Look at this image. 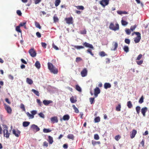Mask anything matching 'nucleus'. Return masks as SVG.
<instances>
[{
  "instance_id": "20",
  "label": "nucleus",
  "mask_w": 149,
  "mask_h": 149,
  "mask_svg": "<svg viewBox=\"0 0 149 149\" xmlns=\"http://www.w3.org/2000/svg\"><path fill=\"white\" fill-rule=\"evenodd\" d=\"M26 82L29 84H31L33 83V81L31 79L28 78H27L26 79Z\"/></svg>"
},
{
  "instance_id": "4",
  "label": "nucleus",
  "mask_w": 149,
  "mask_h": 149,
  "mask_svg": "<svg viewBox=\"0 0 149 149\" xmlns=\"http://www.w3.org/2000/svg\"><path fill=\"white\" fill-rule=\"evenodd\" d=\"M134 33L137 35V36L134 38V41L135 43H138L140 41L141 38V34L139 32H135L132 33V35H133Z\"/></svg>"
},
{
  "instance_id": "49",
  "label": "nucleus",
  "mask_w": 149,
  "mask_h": 149,
  "mask_svg": "<svg viewBox=\"0 0 149 149\" xmlns=\"http://www.w3.org/2000/svg\"><path fill=\"white\" fill-rule=\"evenodd\" d=\"M38 115L40 117L43 118H44L45 115L42 112H41L38 113Z\"/></svg>"
},
{
  "instance_id": "50",
  "label": "nucleus",
  "mask_w": 149,
  "mask_h": 149,
  "mask_svg": "<svg viewBox=\"0 0 149 149\" xmlns=\"http://www.w3.org/2000/svg\"><path fill=\"white\" fill-rule=\"evenodd\" d=\"M136 62L138 65H140L143 63V60H141L139 61H136Z\"/></svg>"
},
{
  "instance_id": "21",
  "label": "nucleus",
  "mask_w": 149,
  "mask_h": 149,
  "mask_svg": "<svg viewBox=\"0 0 149 149\" xmlns=\"http://www.w3.org/2000/svg\"><path fill=\"white\" fill-rule=\"evenodd\" d=\"M35 66L38 69H39L40 67V64L39 61H37L35 63Z\"/></svg>"
},
{
  "instance_id": "62",
  "label": "nucleus",
  "mask_w": 149,
  "mask_h": 149,
  "mask_svg": "<svg viewBox=\"0 0 149 149\" xmlns=\"http://www.w3.org/2000/svg\"><path fill=\"white\" fill-rule=\"evenodd\" d=\"M36 35L39 38H40L41 37V34L38 32L36 33Z\"/></svg>"
},
{
  "instance_id": "26",
  "label": "nucleus",
  "mask_w": 149,
  "mask_h": 149,
  "mask_svg": "<svg viewBox=\"0 0 149 149\" xmlns=\"http://www.w3.org/2000/svg\"><path fill=\"white\" fill-rule=\"evenodd\" d=\"M72 107H73L75 112L76 113H78L79 112V111L78 109L74 105H72Z\"/></svg>"
},
{
  "instance_id": "34",
  "label": "nucleus",
  "mask_w": 149,
  "mask_h": 149,
  "mask_svg": "<svg viewBox=\"0 0 149 149\" xmlns=\"http://www.w3.org/2000/svg\"><path fill=\"white\" fill-rule=\"evenodd\" d=\"M123 49L124 51L126 53L128 52L129 51V48L127 46H125Z\"/></svg>"
},
{
  "instance_id": "30",
  "label": "nucleus",
  "mask_w": 149,
  "mask_h": 149,
  "mask_svg": "<svg viewBox=\"0 0 149 149\" xmlns=\"http://www.w3.org/2000/svg\"><path fill=\"white\" fill-rule=\"evenodd\" d=\"M61 2L60 0H56L55 2V5L56 7L58 6Z\"/></svg>"
},
{
  "instance_id": "56",
  "label": "nucleus",
  "mask_w": 149,
  "mask_h": 149,
  "mask_svg": "<svg viewBox=\"0 0 149 149\" xmlns=\"http://www.w3.org/2000/svg\"><path fill=\"white\" fill-rule=\"evenodd\" d=\"M125 42L127 44H129L130 43V40L129 39L126 38L125 40Z\"/></svg>"
},
{
  "instance_id": "41",
  "label": "nucleus",
  "mask_w": 149,
  "mask_h": 149,
  "mask_svg": "<svg viewBox=\"0 0 149 149\" xmlns=\"http://www.w3.org/2000/svg\"><path fill=\"white\" fill-rule=\"evenodd\" d=\"M121 24L123 26H126L128 24V22L122 19L121 21Z\"/></svg>"
},
{
  "instance_id": "8",
  "label": "nucleus",
  "mask_w": 149,
  "mask_h": 149,
  "mask_svg": "<svg viewBox=\"0 0 149 149\" xmlns=\"http://www.w3.org/2000/svg\"><path fill=\"white\" fill-rule=\"evenodd\" d=\"M65 20L66 23L68 24H72L73 22V18L72 17L65 18Z\"/></svg>"
},
{
  "instance_id": "43",
  "label": "nucleus",
  "mask_w": 149,
  "mask_h": 149,
  "mask_svg": "<svg viewBox=\"0 0 149 149\" xmlns=\"http://www.w3.org/2000/svg\"><path fill=\"white\" fill-rule=\"evenodd\" d=\"M94 139L95 140H98L99 139L100 137L97 134H95L94 135Z\"/></svg>"
},
{
  "instance_id": "46",
  "label": "nucleus",
  "mask_w": 149,
  "mask_h": 149,
  "mask_svg": "<svg viewBox=\"0 0 149 149\" xmlns=\"http://www.w3.org/2000/svg\"><path fill=\"white\" fill-rule=\"evenodd\" d=\"M20 108L22 109L24 111H25L26 109L24 105L23 104H21L20 105Z\"/></svg>"
},
{
  "instance_id": "24",
  "label": "nucleus",
  "mask_w": 149,
  "mask_h": 149,
  "mask_svg": "<svg viewBox=\"0 0 149 149\" xmlns=\"http://www.w3.org/2000/svg\"><path fill=\"white\" fill-rule=\"evenodd\" d=\"M127 105L129 108H131L132 107V104L131 102L130 101H128L127 103Z\"/></svg>"
},
{
  "instance_id": "39",
  "label": "nucleus",
  "mask_w": 149,
  "mask_h": 149,
  "mask_svg": "<svg viewBox=\"0 0 149 149\" xmlns=\"http://www.w3.org/2000/svg\"><path fill=\"white\" fill-rule=\"evenodd\" d=\"M121 108V105L120 104H118V106L116 107V110L119 111H120V109Z\"/></svg>"
},
{
  "instance_id": "1",
  "label": "nucleus",
  "mask_w": 149,
  "mask_h": 149,
  "mask_svg": "<svg viewBox=\"0 0 149 149\" xmlns=\"http://www.w3.org/2000/svg\"><path fill=\"white\" fill-rule=\"evenodd\" d=\"M82 44L84 46H82L74 45V47L75 48L77 49H84V46L86 47H88L93 49H94V47L91 44L86 42H84Z\"/></svg>"
},
{
  "instance_id": "5",
  "label": "nucleus",
  "mask_w": 149,
  "mask_h": 149,
  "mask_svg": "<svg viewBox=\"0 0 149 149\" xmlns=\"http://www.w3.org/2000/svg\"><path fill=\"white\" fill-rule=\"evenodd\" d=\"M29 53L32 57H35L36 56V53L34 48H32L29 50Z\"/></svg>"
},
{
  "instance_id": "61",
  "label": "nucleus",
  "mask_w": 149,
  "mask_h": 149,
  "mask_svg": "<svg viewBox=\"0 0 149 149\" xmlns=\"http://www.w3.org/2000/svg\"><path fill=\"white\" fill-rule=\"evenodd\" d=\"M31 113L34 116V115L36 114L37 113V111L36 110H33L31 111Z\"/></svg>"
},
{
  "instance_id": "3",
  "label": "nucleus",
  "mask_w": 149,
  "mask_h": 149,
  "mask_svg": "<svg viewBox=\"0 0 149 149\" xmlns=\"http://www.w3.org/2000/svg\"><path fill=\"white\" fill-rule=\"evenodd\" d=\"M109 28L110 29L116 31L119 29V24H116L115 26L113 23H111L109 26Z\"/></svg>"
},
{
  "instance_id": "19",
  "label": "nucleus",
  "mask_w": 149,
  "mask_h": 149,
  "mask_svg": "<svg viewBox=\"0 0 149 149\" xmlns=\"http://www.w3.org/2000/svg\"><path fill=\"white\" fill-rule=\"evenodd\" d=\"M111 86V85L109 83H105L104 85V88L105 89H107L108 88H110Z\"/></svg>"
},
{
  "instance_id": "29",
  "label": "nucleus",
  "mask_w": 149,
  "mask_h": 149,
  "mask_svg": "<svg viewBox=\"0 0 149 149\" xmlns=\"http://www.w3.org/2000/svg\"><path fill=\"white\" fill-rule=\"evenodd\" d=\"M70 100L71 102L72 103H74L77 101V100L74 99L73 96H72L70 98Z\"/></svg>"
},
{
  "instance_id": "18",
  "label": "nucleus",
  "mask_w": 149,
  "mask_h": 149,
  "mask_svg": "<svg viewBox=\"0 0 149 149\" xmlns=\"http://www.w3.org/2000/svg\"><path fill=\"white\" fill-rule=\"evenodd\" d=\"M70 117L68 114L64 115L62 119L64 120H68L70 119Z\"/></svg>"
},
{
  "instance_id": "48",
  "label": "nucleus",
  "mask_w": 149,
  "mask_h": 149,
  "mask_svg": "<svg viewBox=\"0 0 149 149\" xmlns=\"http://www.w3.org/2000/svg\"><path fill=\"white\" fill-rule=\"evenodd\" d=\"M42 146L44 147H47L48 146V143L46 141H45L43 143Z\"/></svg>"
},
{
  "instance_id": "54",
  "label": "nucleus",
  "mask_w": 149,
  "mask_h": 149,
  "mask_svg": "<svg viewBox=\"0 0 149 149\" xmlns=\"http://www.w3.org/2000/svg\"><path fill=\"white\" fill-rule=\"evenodd\" d=\"M125 31L126 33L128 35H130L131 33V31L129 29H126Z\"/></svg>"
},
{
  "instance_id": "60",
  "label": "nucleus",
  "mask_w": 149,
  "mask_h": 149,
  "mask_svg": "<svg viewBox=\"0 0 149 149\" xmlns=\"http://www.w3.org/2000/svg\"><path fill=\"white\" fill-rule=\"evenodd\" d=\"M26 24V22H21L19 25L20 26H25V24Z\"/></svg>"
},
{
  "instance_id": "28",
  "label": "nucleus",
  "mask_w": 149,
  "mask_h": 149,
  "mask_svg": "<svg viewBox=\"0 0 149 149\" xmlns=\"http://www.w3.org/2000/svg\"><path fill=\"white\" fill-rule=\"evenodd\" d=\"M114 45H113L114 48L113 49H112V50L115 51L117 49L118 46V43L116 42H113Z\"/></svg>"
},
{
  "instance_id": "31",
  "label": "nucleus",
  "mask_w": 149,
  "mask_h": 149,
  "mask_svg": "<svg viewBox=\"0 0 149 149\" xmlns=\"http://www.w3.org/2000/svg\"><path fill=\"white\" fill-rule=\"evenodd\" d=\"M52 130L49 129H45V128L43 130V132L44 133H47L50 132Z\"/></svg>"
},
{
  "instance_id": "45",
  "label": "nucleus",
  "mask_w": 149,
  "mask_h": 149,
  "mask_svg": "<svg viewBox=\"0 0 149 149\" xmlns=\"http://www.w3.org/2000/svg\"><path fill=\"white\" fill-rule=\"evenodd\" d=\"M120 138L121 136L119 135L116 136L115 137V139L117 141H118Z\"/></svg>"
},
{
  "instance_id": "23",
  "label": "nucleus",
  "mask_w": 149,
  "mask_h": 149,
  "mask_svg": "<svg viewBox=\"0 0 149 149\" xmlns=\"http://www.w3.org/2000/svg\"><path fill=\"white\" fill-rule=\"evenodd\" d=\"M30 124L29 122L25 121L23 123V125L24 127H27Z\"/></svg>"
},
{
  "instance_id": "53",
  "label": "nucleus",
  "mask_w": 149,
  "mask_h": 149,
  "mask_svg": "<svg viewBox=\"0 0 149 149\" xmlns=\"http://www.w3.org/2000/svg\"><path fill=\"white\" fill-rule=\"evenodd\" d=\"M136 25H134V26H131L130 27V30L133 31L136 28Z\"/></svg>"
},
{
  "instance_id": "9",
  "label": "nucleus",
  "mask_w": 149,
  "mask_h": 149,
  "mask_svg": "<svg viewBox=\"0 0 149 149\" xmlns=\"http://www.w3.org/2000/svg\"><path fill=\"white\" fill-rule=\"evenodd\" d=\"M88 70L87 69L85 68L83 69L81 72V74L82 77L86 76L87 74Z\"/></svg>"
},
{
  "instance_id": "64",
  "label": "nucleus",
  "mask_w": 149,
  "mask_h": 149,
  "mask_svg": "<svg viewBox=\"0 0 149 149\" xmlns=\"http://www.w3.org/2000/svg\"><path fill=\"white\" fill-rule=\"evenodd\" d=\"M82 60V59L79 57H77L76 59V61L77 62H79Z\"/></svg>"
},
{
  "instance_id": "52",
  "label": "nucleus",
  "mask_w": 149,
  "mask_h": 149,
  "mask_svg": "<svg viewBox=\"0 0 149 149\" xmlns=\"http://www.w3.org/2000/svg\"><path fill=\"white\" fill-rule=\"evenodd\" d=\"M86 31L85 29L82 31H80V33L82 34H86Z\"/></svg>"
},
{
  "instance_id": "58",
  "label": "nucleus",
  "mask_w": 149,
  "mask_h": 149,
  "mask_svg": "<svg viewBox=\"0 0 149 149\" xmlns=\"http://www.w3.org/2000/svg\"><path fill=\"white\" fill-rule=\"evenodd\" d=\"M17 14L19 16H21L22 15V13L21 12V11L19 10H17Z\"/></svg>"
},
{
  "instance_id": "13",
  "label": "nucleus",
  "mask_w": 149,
  "mask_h": 149,
  "mask_svg": "<svg viewBox=\"0 0 149 149\" xmlns=\"http://www.w3.org/2000/svg\"><path fill=\"white\" fill-rule=\"evenodd\" d=\"M13 133L16 137H19L20 134V132L18 130H15L13 129Z\"/></svg>"
},
{
  "instance_id": "27",
  "label": "nucleus",
  "mask_w": 149,
  "mask_h": 149,
  "mask_svg": "<svg viewBox=\"0 0 149 149\" xmlns=\"http://www.w3.org/2000/svg\"><path fill=\"white\" fill-rule=\"evenodd\" d=\"M35 26L37 28H38L40 29H41V27L38 22H35Z\"/></svg>"
},
{
  "instance_id": "22",
  "label": "nucleus",
  "mask_w": 149,
  "mask_h": 149,
  "mask_svg": "<svg viewBox=\"0 0 149 149\" xmlns=\"http://www.w3.org/2000/svg\"><path fill=\"white\" fill-rule=\"evenodd\" d=\"M32 92H33L36 95L38 96H39L40 95V94L39 92L35 89H32L31 90Z\"/></svg>"
},
{
  "instance_id": "59",
  "label": "nucleus",
  "mask_w": 149,
  "mask_h": 149,
  "mask_svg": "<svg viewBox=\"0 0 149 149\" xmlns=\"http://www.w3.org/2000/svg\"><path fill=\"white\" fill-rule=\"evenodd\" d=\"M42 46L44 48H45L46 47L47 44L45 42H42L41 43Z\"/></svg>"
},
{
  "instance_id": "10",
  "label": "nucleus",
  "mask_w": 149,
  "mask_h": 149,
  "mask_svg": "<svg viewBox=\"0 0 149 149\" xmlns=\"http://www.w3.org/2000/svg\"><path fill=\"white\" fill-rule=\"evenodd\" d=\"M109 3V0H102L100 1V4L103 7L107 5Z\"/></svg>"
},
{
  "instance_id": "6",
  "label": "nucleus",
  "mask_w": 149,
  "mask_h": 149,
  "mask_svg": "<svg viewBox=\"0 0 149 149\" xmlns=\"http://www.w3.org/2000/svg\"><path fill=\"white\" fill-rule=\"evenodd\" d=\"M4 108L5 110L7 111V113L9 114H11L12 113V109L11 107L9 106L6 105V104H4Z\"/></svg>"
},
{
  "instance_id": "47",
  "label": "nucleus",
  "mask_w": 149,
  "mask_h": 149,
  "mask_svg": "<svg viewBox=\"0 0 149 149\" xmlns=\"http://www.w3.org/2000/svg\"><path fill=\"white\" fill-rule=\"evenodd\" d=\"M36 101L37 103H38V104L41 107L42 106V102L40 101V100L37 99L36 100Z\"/></svg>"
},
{
  "instance_id": "2",
  "label": "nucleus",
  "mask_w": 149,
  "mask_h": 149,
  "mask_svg": "<svg viewBox=\"0 0 149 149\" xmlns=\"http://www.w3.org/2000/svg\"><path fill=\"white\" fill-rule=\"evenodd\" d=\"M48 69L52 73L54 74H57L58 72V69L56 68L52 63L48 62L47 63Z\"/></svg>"
},
{
  "instance_id": "35",
  "label": "nucleus",
  "mask_w": 149,
  "mask_h": 149,
  "mask_svg": "<svg viewBox=\"0 0 149 149\" xmlns=\"http://www.w3.org/2000/svg\"><path fill=\"white\" fill-rule=\"evenodd\" d=\"M76 89L79 92H81V87L78 85H76Z\"/></svg>"
},
{
  "instance_id": "25",
  "label": "nucleus",
  "mask_w": 149,
  "mask_h": 149,
  "mask_svg": "<svg viewBox=\"0 0 149 149\" xmlns=\"http://www.w3.org/2000/svg\"><path fill=\"white\" fill-rule=\"evenodd\" d=\"M67 138L69 139H71L73 140L74 139V136L73 134H68L67 136Z\"/></svg>"
},
{
  "instance_id": "36",
  "label": "nucleus",
  "mask_w": 149,
  "mask_h": 149,
  "mask_svg": "<svg viewBox=\"0 0 149 149\" xmlns=\"http://www.w3.org/2000/svg\"><path fill=\"white\" fill-rule=\"evenodd\" d=\"M26 114L27 116L29 117V118H30L32 119L34 117V116H33L32 114H30L29 112H27Z\"/></svg>"
},
{
  "instance_id": "42",
  "label": "nucleus",
  "mask_w": 149,
  "mask_h": 149,
  "mask_svg": "<svg viewBox=\"0 0 149 149\" xmlns=\"http://www.w3.org/2000/svg\"><path fill=\"white\" fill-rule=\"evenodd\" d=\"M95 123H98L100 121V118L99 117H97L95 118L94 119Z\"/></svg>"
},
{
  "instance_id": "16",
  "label": "nucleus",
  "mask_w": 149,
  "mask_h": 149,
  "mask_svg": "<svg viewBox=\"0 0 149 149\" xmlns=\"http://www.w3.org/2000/svg\"><path fill=\"white\" fill-rule=\"evenodd\" d=\"M52 101L51 100H44L43 101V103L46 106H47L49 104L52 103Z\"/></svg>"
},
{
  "instance_id": "12",
  "label": "nucleus",
  "mask_w": 149,
  "mask_h": 149,
  "mask_svg": "<svg viewBox=\"0 0 149 149\" xmlns=\"http://www.w3.org/2000/svg\"><path fill=\"white\" fill-rule=\"evenodd\" d=\"M94 95L95 97L98 96V95L100 93V91L98 87H96L94 90Z\"/></svg>"
},
{
  "instance_id": "17",
  "label": "nucleus",
  "mask_w": 149,
  "mask_h": 149,
  "mask_svg": "<svg viewBox=\"0 0 149 149\" xmlns=\"http://www.w3.org/2000/svg\"><path fill=\"white\" fill-rule=\"evenodd\" d=\"M48 139L47 141L49 144H52L54 142L53 137L50 136H48Z\"/></svg>"
},
{
  "instance_id": "57",
  "label": "nucleus",
  "mask_w": 149,
  "mask_h": 149,
  "mask_svg": "<svg viewBox=\"0 0 149 149\" xmlns=\"http://www.w3.org/2000/svg\"><path fill=\"white\" fill-rule=\"evenodd\" d=\"M142 55L141 54H139L137 57L136 60H140L142 58Z\"/></svg>"
},
{
  "instance_id": "51",
  "label": "nucleus",
  "mask_w": 149,
  "mask_h": 149,
  "mask_svg": "<svg viewBox=\"0 0 149 149\" xmlns=\"http://www.w3.org/2000/svg\"><path fill=\"white\" fill-rule=\"evenodd\" d=\"M87 52L90 53L91 55L93 56H94V54L92 52L91 50L90 49H88L87 50Z\"/></svg>"
},
{
  "instance_id": "38",
  "label": "nucleus",
  "mask_w": 149,
  "mask_h": 149,
  "mask_svg": "<svg viewBox=\"0 0 149 149\" xmlns=\"http://www.w3.org/2000/svg\"><path fill=\"white\" fill-rule=\"evenodd\" d=\"M144 97L143 95H142L140 99L139 102L140 104H141L143 102Z\"/></svg>"
},
{
  "instance_id": "40",
  "label": "nucleus",
  "mask_w": 149,
  "mask_h": 149,
  "mask_svg": "<svg viewBox=\"0 0 149 149\" xmlns=\"http://www.w3.org/2000/svg\"><path fill=\"white\" fill-rule=\"evenodd\" d=\"M20 26L19 25L17 26L16 28V30L18 32L21 33L22 31L20 29Z\"/></svg>"
},
{
  "instance_id": "44",
  "label": "nucleus",
  "mask_w": 149,
  "mask_h": 149,
  "mask_svg": "<svg viewBox=\"0 0 149 149\" xmlns=\"http://www.w3.org/2000/svg\"><path fill=\"white\" fill-rule=\"evenodd\" d=\"M53 19L54 22H57L58 20V19L56 16V15L54 16Z\"/></svg>"
},
{
  "instance_id": "15",
  "label": "nucleus",
  "mask_w": 149,
  "mask_h": 149,
  "mask_svg": "<svg viewBox=\"0 0 149 149\" xmlns=\"http://www.w3.org/2000/svg\"><path fill=\"white\" fill-rule=\"evenodd\" d=\"M148 109L146 107H144L141 109V112L144 116H146V113Z\"/></svg>"
},
{
  "instance_id": "11",
  "label": "nucleus",
  "mask_w": 149,
  "mask_h": 149,
  "mask_svg": "<svg viewBox=\"0 0 149 149\" xmlns=\"http://www.w3.org/2000/svg\"><path fill=\"white\" fill-rule=\"evenodd\" d=\"M51 123H57L58 122V119L57 116H54L50 118Z\"/></svg>"
},
{
  "instance_id": "55",
  "label": "nucleus",
  "mask_w": 149,
  "mask_h": 149,
  "mask_svg": "<svg viewBox=\"0 0 149 149\" xmlns=\"http://www.w3.org/2000/svg\"><path fill=\"white\" fill-rule=\"evenodd\" d=\"M90 101L91 104H92L94 101V98L91 97L90 98Z\"/></svg>"
},
{
  "instance_id": "7",
  "label": "nucleus",
  "mask_w": 149,
  "mask_h": 149,
  "mask_svg": "<svg viewBox=\"0 0 149 149\" xmlns=\"http://www.w3.org/2000/svg\"><path fill=\"white\" fill-rule=\"evenodd\" d=\"M31 127L32 130L36 132H38L40 130V128L37 125L35 124L31 125Z\"/></svg>"
},
{
  "instance_id": "32",
  "label": "nucleus",
  "mask_w": 149,
  "mask_h": 149,
  "mask_svg": "<svg viewBox=\"0 0 149 149\" xmlns=\"http://www.w3.org/2000/svg\"><path fill=\"white\" fill-rule=\"evenodd\" d=\"M99 54L100 56L102 57L104 56L107 55L105 54V52L103 51L100 52L99 53Z\"/></svg>"
},
{
  "instance_id": "63",
  "label": "nucleus",
  "mask_w": 149,
  "mask_h": 149,
  "mask_svg": "<svg viewBox=\"0 0 149 149\" xmlns=\"http://www.w3.org/2000/svg\"><path fill=\"white\" fill-rule=\"evenodd\" d=\"M41 1V0H34L35 4H37L40 2Z\"/></svg>"
},
{
  "instance_id": "37",
  "label": "nucleus",
  "mask_w": 149,
  "mask_h": 149,
  "mask_svg": "<svg viewBox=\"0 0 149 149\" xmlns=\"http://www.w3.org/2000/svg\"><path fill=\"white\" fill-rule=\"evenodd\" d=\"M75 7L79 10H83L84 9V6H76Z\"/></svg>"
},
{
  "instance_id": "14",
  "label": "nucleus",
  "mask_w": 149,
  "mask_h": 149,
  "mask_svg": "<svg viewBox=\"0 0 149 149\" xmlns=\"http://www.w3.org/2000/svg\"><path fill=\"white\" fill-rule=\"evenodd\" d=\"M137 131L136 130L134 129L132 130L131 132H130V136L131 139L133 138L136 134Z\"/></svg>"
},
{
  "instance_id": "33",
  "label": "nucleus",
  "mask_w": 149,
  "mask_h": 149,
  "mask_svg": "<svg viewBox=\"0 0 149 149\" xmlns=\"http://www.w3.org/2000/svg\"><path fill=\"white\" fill-rule=\"evenodd\" d=\"M136 109L137 113L139 114L140 113L141 107L139 106H137L136 107Z\"/></svg>"
}]
</instances>
